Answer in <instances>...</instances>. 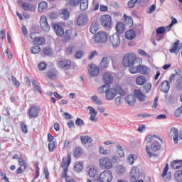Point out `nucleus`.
I'll return each mask as SVG.
<instances>
[{
    "label": "nucleus",
    "mask_w": 182,
    "mask_h": 182,
    "mask_svg": "<svg viewBox=\"0 0 182 182\" xmlns=\"http://www.w3.org/2000/svg\"><path fill=\"white\" fill-rule=\"evenodd\" d=\"M136 31L134 30H129L125 33V38L127 39H129V41H132V39H134L136 38Z\"/></svg>",
    "instance_id": "obj_25"
},
{
    "label": "nucleus",
    "mask_w": 182,
    "mask_h": 182,
    "mask_svg": "<svg viewBox=\"0 0 182 182\" xmlns=\"http://www.w3.org/2000/svg\"><path fill=\"white\" fill-rule=\"evenodd\" d=\"M109 89H110V85H104L98 88V93L100 95H102V93H105L107 94V92L109 91Z\"/></svg>",
    "instance_id": "obj_30"
},
{
    "label": "nucleus",
    "mask_w": 182,
    "mask_h": 182,
    "mask_svg": "<svg viewBox=\"0 0 182 182\" xmlns=\"http://www.w3.org/2000/svg\"><path fill=\"white\" fill-rule=\"evenodd\" d=\"M72 38V30L68 29L65 31V38L66 41H70V38Z\"/></svg>",
    "instance_id": "obj_52"
},
{
    "label": "nucleus",
    "mask_w": 182,
    "mask_h": 182,
    "mask_svg": "<svg viewBox=\"0 0 182 182\" xmlns=\"http://www.w3.org/2000/svg\"><path fill=\"white\" fill-rule=\"evenodd\" d=\"M126 171V169L124 168V166H122V165H118L116 167V173L117 174H123V173H124V171Z\"/></svg>",
    "instance_id": "obj_47"
},
{
    "label": "nucleus",
    "mask_w": 182,
    "mask_h": 182,
    "mask_svg": "<svg viewBox=\"0 0 182 182\" xmlns=\"http://www.w3.org/2000/svg\"><path fill=\"white\" fill-rule=\"evenodd\" d=\"M11 82L14 85V86H16V87H19V86H21V82H19V81L16 80V77H15V76L11 77Z\"/></svg>",
    "instance_id": "obj_56"
},
{
    "label": "nucleus",
    "mask_w": 182,
    "mask_h": 182,
    "mask_svg": "<svg viewBox=\"0 0 182 182\" xmlns=\"http://www.w3.org/2000/svg\"><path fill=\"white\" fill-rule=\"evenodd\" d=\"M58 66L63 70H68L72 68V62L68 60H60L58 61Z\"/></svg>",
    "instance_id": "obj_10"
},
{
    "label": "nucleus",
    "mask_w": 182,
    "mask_h": 182,
    "mask_svg": "<svg viewBox=\"0 0 182 182\" xmlns=\"http://www.w3.org/2000/svg\"><path fill=\"white\" fill-rule=\"evenodd\" d=\"M69 1V4L70 6H77L80 2H82V0H67Z\"/></svg>",
    "instance_id": "obj_51"
},
{
    "label": "nucleus",
    "mask_w": 182,
    "mask_h": 182,
    "mask_svg": "<svg viewBox=\"0 0 182 182\" xmlns=\"http://www.w3.org/2000/svg\"><path fill=\"white\" fill-rule=\"evenodd\" d=\"M109 42L114 49H117L120 46V35L117 33H115L110 36Z\"/></svg>",
    "instance_id": "obj_6"
},
{
    "label": "nucleus",
    "mask_w": 182,
    "mask_h": 182,
    "mask_svg": "<svg viewBox=\"0 0 182 182\" xmlns=\"http://www.w3.org/2000/svg\"><path fill=\"white\" fill-rule=\"evenodd\" d=\"M74 170L77 173H80V171L83 170V165L82 164V163L75 164V166H74Z\"/></svg>",
    "instance_id": "obj_49"
},
{
    "label": "nucleus",
    "mask_w": 182,
    "mask_h": 182,
    "mask_svg": "<svg viewBox=\"0 0 182 182\" xmlns=\"http://www.w3.org/2000/svg\"><path fill=\"white\" fill-rule=\"evenodd\" d=\"M56 149V141L49 142L48 144V150L52 152Z\"/></svg>",
    "instance_id": "obj_50"
},
{
    "label": "nucleus",
    "mask_w": 182,
    "mask_h": 182,
    "mask_svg": "<svg viewBox=\"0 0 182 182\" xmlns=\"http://www.w3.org/2000/svg\"><path fill=\"white\" fill-rule=\"evenodd\" d=\"M175 177L178 182H182V171H178L175 173Z\"/></svg>",
    "instance_id": "obj_53"
},
{
    "label": "nucleus",
    "mask_w": 182,
    "mask_h": 182,
    "mask_svg": "<svg viewBox=\"0 0 182 182\" xmlns=\"http://www.w3.org/2000/svg\"><path fill=\"white\" fill-rule=\"evenodd\" d=\"M99 29H100V23L96 21H92L90 28V32H91L92 35H95Z\"/></svg>",
    "instance_id": "obj_12"
},
{
    "label": "nucleus",
    "mask_w": 182,
    "mask_h": 182,
    "mask_svg": "<svg viewBox=\"0 0 182 182\" xmlns=\"http://www.w3.org/2000/svg\"><path fill=\"white\" fill-rule=\"evenodd\" d=\"M171 134H172V136L173 137V142L175 144H177L178 143V130L176 127H172L171 129Z\"/></svg>",
    "instance_id": "obj_21"
},
{
    "label": "nucleus",
    "mask_w": 182,
    "mask_h": 182,
    "mask_svg": "<svg viewBox=\"0 0 182 182\" xmlns=\"http://www.w3.org/2000/svg\"><path fill=\"white\" fill-rule=\"evenodd\" d=\"M93 141V139L89 136H81V143L82 144H86L87 143H92Z\"/></svg>",
    "instance_id": "obj_36"
},
{
    "label": "nucleus",
    "mask_w": 182,
    "mask_h": 182,
    "mask_svg": "<svg viewBox=\"0 0 182 182\" xmlns=\"http://www.w3.org/2000/svg\"><path fill=\"white\" fill-rule=\"evenodd\" d=\"M136 56L134 53L125 55L122 60L123 66L125 68L133 66V65H134V62H136Z\"/></svg>",
    "instance_id": "obj_2"
},
{
    "label": "nucleus",
    "mask_w": 182,
    "mask_h": 182,
    "mask_svg": "<svg viewBox=\"0 0 182 182\" xmlns=\"http://www.w3.org/2000/svg\"><path fill=\"white\" fill-rule=\"evenodd\" d=\"M136 83L139 86H142V85H144L146 83V77L144 76H139L136 80Z\"/></svg>",
    "instance_id": "obj_38"
},
{
    "label": "nucleus",
    "mask_w": 182,
    "mask_h": 182,
    "mask_svg": "<svg viewBox=\"0 0 182 182\" xmlns=\"http://www.w3.org/2000/svg\"><path fill=\"white\" fill-rule=\"evenodd\" d=\"M156 41H161V39H163V38H164V36H160V35H163V33H164L166 32V27H163V26H161L159 28H158L156 29Z\"/></svg>",
    "instance_id": "obj_16"
},
{
    "label": "nucleus",
    "mask_w": 182,
    "mask_h": 182,
    "mask_svg": "<svg viewBox=\"0 0 182 182\" xmlns=\"http://www.w3.org/2000/svg\"><path fill=\"white\" fill-rule=\"evenodd\" d=\"M96 174H97V169L94 166L91 167L88 170V175L91 178L96 177Z\"/></svg>",
    "instance_id": "obj_35"
},
{
    "label": "nucleus",
    "mask_w": 182,
    "mask_h": 182,
    "mask_svg": "<svg viewBox=\"0 0 182 182\" xmlns=\"http://www.w3.org/2000/svg\"><path fill=\"white\" fill-rule=\"evenodd\" d=\"M136 99L139 100V102H145L146 101V95L143 94L140 90H135L134 92Z\"/></svg>",
    "instance_id": "obj_15"
},
{
    "label": "nucleus",
    "mask_w": 182,
    "mask_h": 182,
    "mask_svg": "<svg viewBox=\"0 0 182 182\" xmlns=\"http://www.w3.org/2000/svg\"><path fill=\"white\" fill-rule=\"evenodd\" d=\"M153 137L158 139L157 136H156V135H154V136L148 135L145 139L146 143H151V141H153Z\"/></svg>",
    "instance_id": "obj_63"
},
{
    "label": "nucleus",
    "mask_w": 182,
    "mask_h": 182,
    "mask_svg": "<svg viewBox=\"0 0 182 182\" xmlns=\"http://www.w3.org/2000/svg\"><path fill=\"white\" fill-rule=\"evenodd\" d=\"M60 16L63 19H64V21H68V19L70 18V13H69V11H68V9H65L62 11V13L60 14Z\"/></svg>",
    "instance_id": "obj_29"
},
{
    "label": "nucleus",
    "mask_w": 182,
    "mask_h": 182,
    "mask_svg": "<svg viewBox=\"0 0 182 182\" xmlns=\"http://www.w3.org/2000/svg\"><path fill=\"white\" fill-rule=\"evenodd\" d=\"M138 73H141V75H148L150 72V68L143 65H138Z\"/></svg>",
    "instance_id": "obj_20"
},
{
    "label": "nucleus",
    "mask_w": 182,
    "mask_h": 182,
    "mask_svg": "<svg viewBox=\"0 0 182 182\" xmlns=\"http://www.w3.org/2000/svg\"><path fill=\"white\" fill-rule=\"evenodd\" d=\"M176 90L181 91L182 90V80H177L176 82Z\"/></svg>",
    "instance_id": "obj_54"
},
{
    "label": "nucleus",
    "mask_w": 182,
    "mask_h": 182,
    "mask_svg": "<svg viewBox=\"0 0 182 182\" xmlns=\"http://www.w3.org/2000/svg\"><path fill=\"white\" fill-rule=\"evenodd\" d=\"M146 151L148 154L147 155L148 157H149V158L153 157V156H156V154H154V153L150 151V147H149V146H147V145L146 146Z\"/></svg>",
    "instance_id": "obj_61"
},
{
    "label": "nucleus",
    "mask_w": 182,
    "mask_h": 182,
    "mask_svg": "<svg viewBox=\"0 0 182 182\" xmlns=\"http://www.w3.org/2000/svg\"><path fill=\"white\" fill-rule=\"evenodd\" d=\"M48 76L49 79H51L52 80H55V79L58 77V71L57 70L49 71Z\"/></svg>",
    "instance_id": "obj_41"
},
{
    "label": "nucleus",
    "mask_w": 182,
    "mask_h": 182,
    "mask_svg": "<svg viewBox=\"0 0 182 182\" xmlns=\"http://www.w3.org/2000/svg\"><path fill=\"white\" fill-rule=\"evenodd\" d=\"M88 72L92 76H97V75H99V68L95 65H92L88 70Z\"/></svg>",
    "instance_id": "obj_26"
},
{
    "label": "nucleus",
    "mask_w": 182,
    "mask_h": 182,
    "mask_svg": "<svg viewBox=\"0 0 182 182\" xmlns=\"http://www.w3.org/2000/svg\"><path fill=\"white\" fill-rule=\"evenodd\" d=\"M53 28L58 36H63V35H65V30H63V28H62V26H59L58 24L53 23Z\"/></svg>",
    "instance_id": "obj_14"
},
{
    "label": "nucleus",
    "mask_w": 182,
    "mask_h": 182,
    "mask_svg": "<svg viewBox=\"0 0 182 182\" xmlns=\"http://www.w3.org/2000/svg\"><path fill=\"white\" fill-rule=\"evenodd\" d=\"M178 43H180V41H177L173 43V46H172L171 48L169 50V52L171 53H177V49L178 48Z\"/></svg>",
    "instance_id": "obj_42"
},
{
    "label": "nucleus",
    "mask_w": 182,
    "mask_h": 182,
    "mask_svg": "<svg viewBox=\"0 0 182 182\" xmlns=\"http://www.w3.org/2000/svg\"><path fill=\"white\" fill-rule=\"evenodd\" d=\"M129 72L132 75H136V73H139V65L136 67H134V65H129Z\"/></svg>",
    "instance_id": "obj_45"
},
{
    "label": "nucleus",
    "mask_w": 182,
    "mask_h": 182,
    "mask_svg": "<svg viewBox=\"0 0 182 182\" xmlns=\"http://www.w3.org/2000/svg\"><path fill=\"white\" fill-rule=\"evenodd\" d=\"M159 89L161 92H163L164 93H168V91L170 90V82L167 80L163 81L159 86Z\"/></svg>",
    "instance_id": "obj_13"
},
{
    "label": "nucleus",
    "mask_w": 182,
    "mask_h": 182,
    "mask_svg": "<svg viewBox=\"0 0 182 182\" xmlns=\"http://www.w3.org/2000/svg\"><path fill=\"white\" fill-rule=\"evenodd\" d=\"M30 51L33 55H36V53L41 52V47L39 46H33L30 48Z\"/></svg>",
    "instance_id": "obj_44"
},
{
    "label": "nucleus",
    "mask_w": 182,
    "mask_h": 182,
    "mask_svg": "<svg viewBox=\"0 0 182 182\" xmlns=\"http://www.w3.org/2000/svg\"><path fill=\"white\" fill-rule=\"evenodd\" d=\"M61 167L63 168V176L66 177V173H68V170H69L68 167L69 166H68V163L65 161V158L62 159Z\"/></svg>",
    "instance_id": "obj_27"
},
{
    "label": "nucleus",
    "mask_w": 182,
    "mask_h": 182,
    "mask_svg": "<svg viewBox=\"0 0 182 182\" xmlns=\"http://www.w3.org/2000/svg\"><path fill=\"white\" fill-rule=\"evenodd\" d=\"M100 166L101 168L110 170L113 167V161L109 157H102L100 159Z\"/></svg>",
    "instance_id": "obj_4"
},
{
    "label": "nucleus",
    "mask_w": 182,
    "mask_h": 182,
    "mask_svg": "<svg viewBox=\"0 0 182 182\" xmlns=\"http://www.w3.org/2000/svg\"><path fill=\"white\" fill-rule=\"evenodd\" d=\"M89 8V1L88 0H82L80 5V9L81 11H86Z\"/></svg>",
    "instance_id": "obj_32"
},
{
    "label": "nucleus",
    "mask_w": 182,
    "mask_h": 182,
    "mask_svg": "<svg viewBox=\"0 0 182 182\" xmlns=\"http://www.w3.org/2000/svg\"><path fill=\"white\" fill-rule=\"evenodd\" d=\"M85 56V51H77L75 53L76 59H82Z\"/></svg>",
    "instance_id": "obj_58"
},
{
    "label": "nucleus",
    "mask_w": 182,
    "mask_h": 182,
    "mask_svg": "<svg viewBox=\"0 0 182 182\" xmlns=\"http://www.w3.org/2000/svg\"><path fill=\"white\" fill-rule=\"evenodd\" d=\"M125 101L129 106H134V105H136V102H137L134 95H129L126 97Z\"/></svg>",
    "instance_id": "obj_18"
},
{
    "label": "nucleus",
    "mask_w": 182,
    "mask_h": 182,
    "mask_svg": "<svg viewBox=\"0 0 182 182\" xmlns=\"http://www.w3.org/2000/svg\"><path fill=\"white\" fill-rule=\"evenodd\" d=\"M103 81L107 85H110L113 82V75L110 73H105L103 75Z\"/></svg>",
    "instance_id": "obj_17"
},
{
    "label": "nucleus",
    "mask_w": 182,
    "mask_h": 182,
    "mask_svg": "<svg viewBox=\"0 0 182 182\" xmlns=\"http://www.w3.org/2000/svg\"><path fill=\"white\" fill-rule=\"evenodd\" d=\"M87 21V18L84 15H80L77 18V23L80 26H83L86 25V22Z\"/></svg>",
    "instance_id": "obj_23"
},
{
    "label": "nucleus",
    "mask_w": 182,
    "mask_h": 182,
    "mask_svg": "<svg viewBox=\"0 0 182 182\" xmlns=\"http://www.w3.org/2000/svg\"><path fill=\"white\" fill-rule=\"evenodd\" d=\"M21 8L24 11H27L28 12H33V11H35V6L30 3H23L21 4Z\"/></svg>",
    "instance_id": "obj_19"
},
{
    "label": "nucleus",
    "mask_w": 182,
    "mask_h": 182,
    "mask_svg": "<svg viewBox=\"0 0 182 182\" xmlns=\"http://www.w3.org/2000/svg\"><path fill=\"white\" fill-rule=\"evenodd\" d=\"M117 93L121 96H126V91L123 90L119 85H116L114 88H109L107 91V94H105L107 100H113L114 97L117 96Z\"/></svg>",
    "instance_id": "obj_1"
},
{
    "label": "nucleus",
    "mask_w": 182,
    "mask_h": 182,
    "mask_svg": "<svg viewBox=\"0 0 182 182\" xmlns=\"http://www.w3.org/2000/svg\"><path fill=\"white\" fill-rule=\"evenodd\" d=\"M140 178V170L139 168L134 166L131 170V181H136Z\"/></svg>",
    "instance_id": "obj_11"
},
{
    "label": "nucleus",
    "mask_w": 182,
    "mask_h": 182,
    "mask_svg": "<svg viewBox=\"0 0 182 182\" xmlns=\"http://www.w3.org/2000/svg\"><path fill=\"white\" fill-rule=\"evenodd\" d=\"M117 32L118 33H123L124 32V24L123 23H117L116 26Z\"/></svg>",
    "instance_id": "obj_39"
},
{
    "label": "nucleus",
    "mask_w": 182,
    "mask_h": 182,
    "mask_svg": "<svg viewBox=\"0 0 182 182\" xmlns=\"http://www.w3.org/2000/svg\"><path fill=\"white\" fill-rule=\"evenodd\" d=\"M75 124L79 127H82V126H85V122L80 118H77L75 121Z\"/></svg>",
    "instance_id": "obj_57"
},
{
    "label": "nucleus",
    "mask_w": 182,
    "mask_h": 182,
    "mask_svg": "<svg viewBox=\"0 0 182 182\" xmlns=\"http://www.w3.org/2000/svg\"><path fill=\"white\" fill-rule=\"evenodd\" d=\"M143 93H149L151 90V84L146 83L141 89Z\"/></svg>",
    "instance_id": "obj_46"
},
{
    "label": "nucleus",
    "mask_w": 182,
    "mask_h": 182,
    "mask_svg": "<svg viewBox=\"0 0 182 182\" xmlns=\"http://www.w3.org/2000/svg\"><path fill=\"white\" fill-rule=\"evenodd\" d=\"M87 109H90V114L91 115L90 117V120H91V122H95L96 116H97V112L96 111V109H95L93 107L89 106Z\"/></svg>",
    "instance_id": "obj_24"
},
{
    "label": "nucleus",
    "mask_w": 182,
    "mask_h": 182,
    "mask_svg": "<svg viewBox=\"0 0 182 182\" xmlns=\"http://www.w3.org/2000/svg\"><path fill=\"white\" fill-rule=\"evenodd\" d=\"M40 25L45 32H49L50 31V26H49L48 18L45 16L41 17Z\"/></svg>",
    "instance_id": "obj_8"
},
{
    "label": "nucleus",
    "mask_w": 182,
    "mask_h": 182,
    "mask_svg": "<svg viewBox=\"0 0 182 182\" xmlns=\"http://www.w3.org/2000/svg\"><path fill=\"white\" fill-rule=\"evenodd\" d=\"M101 23L105 28H110L112 26V17L109 15L102 16Z\"/></svg>",
    "instance_id": "obj_9"
},
{
    "label": "nucleus",
    "mask_w": 182,
    "mask_h": 182,
    "mask_svg": "<svg viewBox=\"0 0 182 182\" xmlns=\"http://www.w3.org/2000/svg\"><path fill=\"white\" fill-rule=\"evenodd\" d=\"M46 40L43 37H37L35 40L33 41V43L38 46V45H43Z\"/></svg>",
    "instance_id": "obj_28"
},
{
    "label": "nucleus",
    "mask_w": 182,
    "mask_h": 182,
    "mask_svg": "<svg viewBox=\"0 0 182 182\" xmlns=\"http://www.w3.org/2000/svg\"><path fill=\"white\" fill-rule=\"evenodd\" d=\"M41 108L36 105L32 106L28 110V119H35L39 116Z\"/></svg>",
    "instance_id": "obj_7"
},
{
    "label": "nucleus",
    "mask_w": 182,
    "mask_h": 182,
    "mask_svg": "<svg viewBox=\"0 0 182 182\" xmlns=\"http://www.w3.org/2000/svg\"><path fill=\"white\" fill-rule=\"evenodd\" d=\"M100 182H110L113 180V173L110 170H106L100 174L99 178Z\"/></svg>",
    "instance_id": "obj_3"
},
{
    "label": "nucleus",
    "mask_w": 182,
    "mask_h": 182,
    "mask_svg": "<svg viewBox=\"0 0 182 182\" xmlns=\"http://www.w3.org/2000/svg\"><path fill=\"white\" fill-rule=\"evenodd\" d=\"M82 153L83 151L81 147H76L73 151V156L75 157V159H79V157L82 156Z\"/></svg>",
    "instance_id": "obj_31"
},
{
    "label": "nucleus",
    "mask_w": 182,
    "mask_h": 182,
    "mask_svg": "<svg viewBox=\"0 0 182 182\" xmlns=\"http://www.w3.org/2000/svg\"><path fill=\"white\" fill-rule=\"evenodd\" d=\"M95 41L97 43H106L107 42V33L105 31H99L95 35Z\"/></svg>",
    "instance_id": "obj_5"
},
{
    "label": "nucleus",
    "mask_w": 182,
    "mask_h": 182,
    "mask_svg": "<svg viewBox=\"0 0 182 182\" xmlns=\"http://www.w3.org/2000/svg\"><path fill=\"white\" fill-rule=\"evenodd\" d=\"M139 0H130L129 2H128V6L129 8H134L136 4L137 3Z\"/></svg>",
    "instance_id": "obj_62"
},
{
    "label": "nucleus",
    "mask_w": 182,
    "mask_h": 182,
    "mask_svg": "<svg viewBox=\"0 0 182 182\" xmlns=\"http://www.w3.org/2000/svg\"><path fill=\"white\" fill-rule=\"evenodd\" d=\"M99 150H100V154H105V155L110 154V151L105 150V148H103V146H100Z\"/></svg>",
    "instance_id": "obj_59"
},
{
    "label": "nucleus",
    "mask_w": 182,
    "mask_h": 182,
    "mask_svg": "<svg viewBox=\"0 0 182 182\" xmlns=\"http://www.w3.org/2000/svg\"><path fill=\"white\" fill-rule=\"evenodd\" d=\"M46 68H47V65H46V63H40L38 64L39 70H45V69H46Z\"/></svg>",
    "instance_id": "obj_64"
},
{
    "label": "nucleus",
    "mask_w": 182,
    "mask_h": 182,
    "mask_svg": "<svg viewBox=\"0 0 182 182\" xmlns=\"http://www.w3.org/2000/svg\"><path fill=\"white\" fill-rule=\"evenodd\" d=\"M107 57H104L100 62V68L102 69H107L109 68V61H107Z\"/></svg>",
    "instance_id": "obj_33"
},
{
    "label": "nucleus",
    "mask_w": 182,
    "mask_h": 182,
    "mask_svg": "<svg viewBox=\"0 0 182 182\" xmlns=\"http://www.w3.org/2000/svg\"><path fill=\"white\" fill-rule=\"evenodd\" d=\"M171 168L178 170L182 168V160H175L171 164Z\"/></svg>",
    "instance_id": "obj_22"
},
{
    "label": "nucleus",
    "mask_w": 182,
    "mask_h": 182,
    "mask_svg": "<svg viewBox=\"0 0 182 182\" xmlns=\"http://www.w3.org/2000/svg\"><path fill=\"white\" fill-rule=\"evenodd\" d=\"M117 152L120 157H124V150L121 145H117Z\"/></svg>",
    "instance_id": "obj_48"
},
{
    "label": "nucleus",
    "mask_w": 182,
    "mask_h": 182,
    "mask_svg": "<svg viewBox=\"0 0 182 182\" xmlns=\"http://www.w3.org/2000/svg\"><path fill=\"white\" fill-rule=\"evenodd\" d=\"M46 8H48V3L46 1H41L38 4V11L41 13L44 12V11H46Z\"/></svg>",
    "instance_id": "obj_37"
},
{
    "label": "nucleus",
    "mask_w": 182,
    "mask_h": 182,
    "mask_svg": "<svg viewBox=\"0 0 182 182\" xmlns=\"http://www.w3.org/2000/svg\"><path fill=\"white\" fill-rule=\"evenodd\" d=\"M151 149L152 151H159L160 150V144L157 141H154L151 145Z\"/></svg>",
    "instance_id": "obj_40"
},
{
    "label": "nucleus",
    "mask_w": 182,
    "mask_h": 182,
    "mask_svg": "<svg viewBox=\"0 0 182 182\" xmlns=\"http://www.w3.org/2000/svg\"><path fill=\"white\" fill-rule=\"evenodd\" d=\"M91 102L94 103L95 105H103V101L99 98L97 95H93L91 97Z\"/></svg>",
    "instance_id": "obj_34"
},
{
    "label": "nucleus",
    "mask_w": 182,
    "mask_h": 182,
    "mask_svg": "<svg viewBox=\"0 0 182 182\" xmlns=\"http://www.w3.org/2000/svg\"><path fill=\"white\" fill-rule=\"evenodd\" d=\"M128 163L130 164V166H133L134 164V156L133 154H130L128 156Z\"/></svg>",
    "instance_id": "obj_60"
},
{
    "label": "nucleus",
    "mask_w": 182,
    "mask_h": 182,
    "mask_svg": "<svg viewBox=\"0 0 182 182\" xmlns=\"http://www.w3.org/2000/svg\"><path fill=\"white\" fill-rule=\"evenodd\" d=\"M124 18L125 23H127V25H129V26H132V25H133V18L132 17L124 14Z\"/></svg>",
    "instance_id": "obj_43"
},
{
    "label": "nucleus",
    "mask_w": 182,
    "mask_h": 182,
    "mask_svg": "<svg viewBox=\"0 0 182 182\" xmlns=\"http://www.w3.org/2000/svg\"><path fill=\"white\" fill-rule=\"evenodd\" d=\"M73 52H75V46H70L67 48L65 53H67V55H72Z\"/></svg>",
    "instance_id": "obj_55"
}]
</instances>
